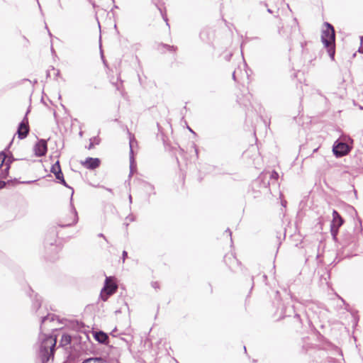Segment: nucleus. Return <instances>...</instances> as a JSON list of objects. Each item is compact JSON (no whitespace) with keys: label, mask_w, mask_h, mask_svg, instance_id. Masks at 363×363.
I'll return each mask as SVG.
<instances>
[{"label":"nucleus","mask_w":363,"mask_h":363,"mask_svg":"<svg viewBox=\"0 0 363 363\" xmlns=\"http://www.w3.org/2000/svg\"><path fill=\"white\" fill-rule=\"evenodd\" d=\"M321 42L332 60L335 56V33L332 24H325L321 32Z\"/></svg>","instance_id":"nucleus-1"},{"label":"nucleus","mask_w":363,"mask_h":363,"mask_svg":"<svg viewBox=\"0 0 363 363\" xmlns=\"http://www.w3.org/2000/svg\"><path fill=\"white\" fill-rule=\"evenodd\" d=\"M40 339L42 340L40 347V358L42 363H47L50 358L53 357L57 340L52 335H42Z\"/></svg>","instance_id":"nucleus-2"},{"label":"nucleus","mask_w":363,"mask_h":363,"mask_svg":"<svg viewBox=\"0 0 363 363\" xmlns=\"http://www.w3.org/2000/svg\"><path fill=\"white\" fill-rule=\"evenodd\" d=\"M118 289V286L115 281L114 277H107L105 280V284L101 291L100 297L106 301L110 296L113 294Z\"/></svg>","instance_id":"nucleus-3"},{"label":"nucleus","mask_w":363,"mask_h":363,"mask_svg":"<svg viewBox=\"0 0 363 363\" xmlns=\"http://www.w3.org/2000/svg\"><path fill=\"white\" fill-rule=\"evenodd\" d=\"M89 2L91 4L94 9H98L96 11V20L98 23H99V19L98 18L99 11L100 10L102 11H106L112 6L114 3L113 0H89Z\"/></svg>","instance_id":"nucleus-4"},{"label":"nucleus","mask_w":363,"mask_h":363,"mask_svg":"<svg viewBox=\"0 0 363 363\" xmlns=\"http://www.w3.org/2000/svg\"><path fill=\"white\" fill-rule=\"evenodd\" d=\"M333 151L335 156L342 157L349 152L350 147L345 143L336 141L333 145Z\"/></svg>","instance_id":"nucleus-5"},{"label":"nucleus","mask_w":363,"mask_h":363,"mask_svg":"<svg viewBox=\"0 0 363 363\" xmlns=\"http://www.w3.org/2000/svg\"><path fill=\"white\" fill-rule=\"evenodd\" d=\"M343 220L336 211L333 212V220L331 223V233L335 237L338 231L339 228L342 225Z\"/></svg>","instance_id":"nucleus-6"},{"label":"nucleus","mask_w":363,"mask_h":363,"mask_svg":"<svg viewBox=\"0 0 363 363\" xmlns=\"http://www.w3.org/2000/svg\"><path fill=\"white\" fill-rule=\"evenodd\" d=\"M35 155L38 157H41L47 152V142L45 140H40L34 146Z\"/></svg>","instance_id":"nucleus-7"},{"label":"nucleus","mask_w":363,"mask_h":363,"mask_svg":"<svg viewBox=\"0 0 363 363\" xmlns=\"http://www.w3.org/2000/svg\"><path fill=\"white\" fill-rule=\"evenodd\" d=\"M51 172L55 175L57 179H58L61 184L64 186H67V184L64 179L63 174L61 171L59 161H57L51 167Z\"/></svg>","instance_id":"nucleus-8"},{"label":"nucleus","mask_w":363,"mask_h":363,"mask_svg":"<svg viewBox=\"0 0 363 363\" xmlns=\"http://www.w3.org/2000/svg\"><path fill=\"white\" fill-rule=\"evenodd\" d=\"M28 119L25 117L22 122L19 124L18 128V135L20 139L25 138L28 133Z\"/></svg>","instance_id":"nucleus-9"},{"label":"nucleus","mask_w":363,"mask_h":363,"mask_svg":"<svg viewBox=\"0 0 363 363\" xmlns=\"http://www.w3.org/2000/svg\"><path fill=\"white\" fill-rule=\"evenodd\" d=\"M82 164L87 169H94L100 164V160L98 158L88 157Z\"/></svg>","instance_id":"nucleus-10"},{"label":"nucleus","mask_w":363,"mask_h":363,"mask_svg":"<svg viewBox=\"0 0 363 363\" xmlns=\"http://www.w3.org/2000/svg\"><path fill=\"white\" fill-rule=\"evenodd\" d=\"M129 145H130V174L133 173V168L135 167V161L133 158V147L135 144L137 143L135 139L133 136L130 135L129 138Z\"/></svg>","instance_id":"nucleus-11"},{"label":"nucleus","mask_w":363,"mask_h":363,"mask_svg":"<svg viewBox=\"0 0 363 363\" xmlns=\"http://www.w3.org/2000/svg\"><path fill=\"white\" fill-rule=\"evenodd\" d=\"M94 337L99 342L104 343L106 341L108 336L106 333L100 331L95 333Z\"/></svg>","instance_id":"nucleus-12"},{"label":"nucleus","mask_w":363,"mask_h":363,"mask_svg":"<svg viewBox=\"0 0 363 363\" xmlns=\"http://www.w3.org/2000/svg\"><path fill=\"white\" fill-rule=\"evenodd\" d=\"M5 159H6V155L4 152H0V167L2 166V164H4V161H5ZM8 171H9V167H7L6 169H5V171L3 173V172L1 171V174L0 175V178H4L6 177V174H8Z\"/></svg>","instance_id":"nucleus-13"},{"label":"nucleus","mask_w":363,"mask_h":363,"mask_svg":"<svg viewBox=\"0 0 363 363\" xmlns=\"http://www.w3.org/2000/svg\"><path fill=\"white\" fill-rule=\"evenodd\" d=\"M71 342V336L68 334H63L62 335L60 345L62 347L67 346Z\"/></svg>","instance_id":"nucleus-14"},{"label":"nucleus","mask_w":363,"mask_h":363,"mask_svg":"<svg viewBox=\"0 0 363 363\" xmlns=\"http://www.w3.org/2000/svg\"><path fill=\"white\" fill-rule=\"evenodd\" d=\"M82 363H105L104 359L99 357L89 358L84 360Z\"/></svg>","instance_id":"nucleus-15"},{"label":"nucleus","mask_w":363,"mask_h":363,"mask_svg":"<svg viewBox=\"0 0 363 363\" xmlns=\"http://www.w3.org/2000/svg\"><path fill=\"white\" fill-rule=\"evenodd\" d=\"M95 144H99V140L96 138H93L90 139V145L89 148H92Z\"/></svg>","instance_id":"nucleus-16"},{"label":"nucleus","mask_w":363,"mask_h":363,"mask_svg":"<svg viewBox=\"0 0 363 363\" xmlns=\"http://www.w3.org/2000/svg\"><path fill=\"white\" fill-rule=\"evenodd\" d=\"M53 320V318H52V316H50V315H47V316L43 317V318H42V320H41V323H45V321H47V320Z\"/></svg>","instance_id":"nucleus-17"},{"label":"nucleus","mask_w":363,"mask_h":363,"mask_svg":"<svg viewBox=\"0 0 363 363\" xmlns=\"http://www.w3.org/2000/svg\"><path fill=\"white\" fill-rule=\"evenodd\" d=\"M270 177H271V179H274L277 180L279 177V174L277 172L272 171L271 173Z\"/></svg>","instance_id":"nucleus-18"},{"label":"nucleus","mask_w":363,"mask_h":363,"mask_svg":"<svg viewBox=\"0 0 363 363\" xmlns=\"http://www.w3.org/2000/svg\"><path fill=\"white\" fill-rule=\"evenodd\" d=\"M359 52L363 53V37L361 38V46L359 48Z\"/></svg>","instance_id":"nucleus-19"},{"label":"nucleus","mask_w":363,"mask_h":363,"mask_svg":"<svg viewBox=\"0 0 363 363\" xmlns=\"http://www.w3.org/2000/svg\"><path fill=\"white\" fill-rule=\"evenodd\" d=\"M73 213H74V223H75L77 220V213L74 208H73Z\"/></svg>","instance_id":"nucleus-20"},{"label":"nucleus","mask_w":363,"mask_h":363,"mask_svg":"<svg viewBox=\"0 0 363 363\" xmlns=\"http://www.w3.org/2000/svg\"><path fill=\"white\" fill-rule=\"evenodd\" d=\"M126 257H127V252L126 251H123V262L125 261Z\"/></svg>","instance_id":"nucleus-21"},{"label":"nucleus","mask_w":363,"mask_h":363,"mask_svg":"<svg viewBox=\"0 0 363 363\" xmlns=\"http://www.w3.org/2000/svg\"><path fill=\"white\" fill-rule=\"evenodd\" d=\"M6 182L3 181H0V189H2L5 186Z\"/></svg>","instance_id":"nucleus-22"},{"label":"nucleus","mask_w":363,"mask_h":363,"mask_svg":"<svg viewBox=\"0 0 363 363\" xmlns=\"http://www.w3.org/2000/svg\"><path fill=\"white\" fill-rule=\"evenodd\" d=\"M157 285H158V284H157V282H154V283L152 284V286H153L154 288H157V287L158 286Z\"/></svg>","instance_id":"nucleus-23"},{"label":"nucleus","mask_w":363,"mask_h":363,"mask_svg":"<svg viewBox=\"0 0 363 363\" xmlns=\"http://www.w3.org/2000/svg\"><path fill=\"white\" fill-rule=\"evenodd\" d=\"M164 47H166L168 48V50H172L174 48L173 47H170V46H168V45H164Z\"/></svg>","instance_id":"nucleus-24"},{"label":"nucleus","mask_w":363,"mask_h":363,"mask_svg":"<svg viewBox=\"0 0 363 363\" xmlns=\"http://www.w3.org/2000/svg\"><path fill=\"white\" fill-rule=\"evenodd\" d=\"M286 203V201H282V202H281V204H282V206H285Z\"/></svg>","instance_id":"nucleus-25"},{"label":"nucleus","mask_w":363,"mask_h":363,"mask_svg":"<svg viewBox=\"0 0 363 363\" xmlns=\"http://www.w3.org/2000/svg\"><path fill=\"white\" fill-rule=\"evenodd\" d=\"M129 200H130V202H132V196H131V195L129 196Z\"/></svg>","instance_id":"nucleus-26"},{"label":"nucleus","mask_w":363,"mask_h":363,"mask_svg":"<svg viewBox=\"0 0 363 363\" xmlns=\"http://www.w3.org/2000/svg\"><path fill=\"white\" fill-rule=\"evenodd\" d=\"M233 79H235V73H233Z\"/></svg>","instance_id":"nucleus-27"},{"label":"nucleus","mask_w":363,"mask_h":363,"mask_svg":"<svg viewBox=\"0 0 363 363\" xmlns=\"http://www.w3.org/2000/svg\"><path fill=\"white\" fill-rule=\"evenodd\" d=\"M113 28H114L115 30H116V24H114Z\"/></svg>","instance_id":"nucleus-28"},{"label":"nucleus","mask_w":363,"mask_h":363,"mask_svg":"<svg viewBox=\"0 0 363 363\" xmlns=\"http://www.w3.org/2000/svg\"><path fill=\"white\" fill-rule=\"evenodd\" d=\"M164 21H167V19L166 18H163Z\"/></svg>","instance_id":"nucleus-29"}]
</instances>
